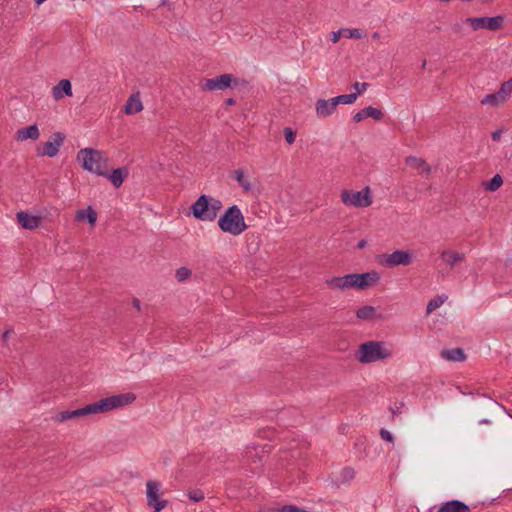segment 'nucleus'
Segmentation results:
<instances>
[{
  "label": "nucleus",
  "mask_w": 512,
  "mask_h": 512,
  "mask_svg": "<svg viewBox=\"0 0 512 512\" xmlns=\"http://www.w3.org/2000/svg\"><path fill=\"white\" fill-rule=\"evenodd\" d=\"M136 396L133 393H125L113 395L103 398L97 402L88 404L76 410H66L57 413L54 417L56 422H65L67 420L83 417L91 414L107 412L115 408H119L135 401Z\"/></svg>",
  "instance_id": "obj_1"
},
{
  "label": "nucleus",
  "mask_w": 512,
  "mask_h": 512,
  "mask_svg": "<svg viewBox=\"0 0 512 512\" xmlns=\"http://www.w3.org/2000/svg\"><path fill=\"white\" fill-rule=\"evenodd\" d=\"M380 280V275L377 271H370L365 273H351L344 276H337L326 281L327 285L332 289H350L355 288L363 290L368 287L376 285Z\"/></svg>",
  "instance_id": "obj_2"
},
{
  "label": "nucleus",
  "mask_w": 512,
  "mask_h": 512,
  "mask_svg": "<svg viewBox=\"0 0 512 512\" xmlns=\"http://www.w3.org/2000/svg\"><path fill=\"white\" fill-rule=\"evenodd\" d=\"M83 169L100 176L108 175V158L102 151L93 148L81 149L77 154Z\"/></svg>",
  "instance_id": "obj_3"
},
{
  "label": "nucleus",
  "mask_w": 512,
  "mask_h": 512,
  "mask_svg": "<svg viewBox=\"0 0 512 512\" xmlns=\"http://www.w3.org/2000/svg\"><path fill=\"white\" fill-rule=\"evenodd\" d=\"M218 226L224 233L238 236L247 228L244 216L237 205L228 207L218 219Z\"/></svg>",
  "instance_id": "obj_4"
},
{
  "label": "nucleus",
  "mask_w": 512,
  "mask_h": 512,
  "mask_svg": "<svg viewBox=\"0 0 512 512\" xmlns=\"http://www.w3.org/2000/svg\"><path fill=\"white\" fill-rule=\"evenodd\" d=\"M392 350L384 342L367 341L359 346L356 357L360 363H373L388 359Z\"/></svg>",
  "instance_id": "obj_5"
},
{
  "label": "nucleus",
  "mask_w": 512,
  "mask_h": 512,
  "mask_svg": "<svg viewBox=\"0 0 512 512\" xmlns=\"http://www.w3.org/2000/svg\"><path fill=\"white\" fill-rule=\"evenodd\" d=\"M341 200L347 206L369 207L372 204L371 190L368 186L361 191L345 189L341 192Z\"/></svg>",
  "instance_id": "obj_6"
},
{
  "label": "nucleus",
  "mask_w": 512,
  "mask_h": 512,
  "mask_svg": "<svg viewBox=\"0 0 512 512\" xmlns=\"http://www.w3.org/2000/svg\"><path fill=\"white\" fill-rule=\"evenodd\" d=\"M504 16L498 15L494 17H468L466 22L472 30L487 29L489 31H497L503 27Z\"/></svg>",
  "instance_id": "obj_7"
},
{
  "label": "nucleus",
  "mask_w": 512,
  "mask_h": 512,
  "mask_svg": "<svg viewBox=\"0 0 512 512\" xmlns=\"http://www.w3.org/2000/svg\"><path fill=\"white\" fill-rule=\"evenodd\" d=\"M146 488L147 505L152 508L154 512H160L168 504L167 500L161 499V483L158 481L149 480L146 483Z\"/></svg>",
  "instance_id": "obj_8"
},
{
  "label": "nucleus",
  "mask_w": 512,
  "mask_h": 512,
  "mask_svg": "<svg viewBox=\"0 0 512 512\" xmlns=\"http://www.w3.org/2000/svg\"><path fill=\"white\" fill-rule=\"evenodd\" d=\"M380 264L387 268H393L399 265L408 266L413 262V254L409 251L395 250L392 253L382 254Z\"/></svg>",
  "instance_id": "obj_9"
},
{
  "label": "nucleus",
  "mask_w": 512,
  "mask_h": 512,
  "mask_svg": "<svg viewBox=\"0 0 512 512\" xmlns=\"http://www.w3.org/2000/svg\"><path fill=\"white\" fill-rule=\"evenodd\" d=\"M65 138V134L62 132L53 133L50 139L47 142L43 143L42 148L37 147V156H47L50 158L55 157L58 154L60 147L63 145Z\"/></svg>",
  "instance_id": "obj_10"
},
{
  "label": "nucleus",
  "mask_w": 512,
  "mask_h": 512,
  "mask_svg": "<svg viewBox=\"0 0 512 512\" xmlns=\"http://www.w3.org/2000/svg\"><path fill=\"white\" fill-rule=\"evenodd\" d=\"M210 196L202 194L192 204L191 212L193 216L200 221H214L213 211L210 210Z\"/></svg>",
  "instance_id": "obj_11"
},
{
  "label": "nucleus",
  "mask_w": 512,
  "mask_h": 512,
  "mask_svg": "<svg viewBox=\"0 0 512 512\" xmlns=\"http://www.w3.org/2000/svg\"><path fill=\"white\" fill-rule=\"evenodd\" d=\"M234 80L231 74H222L214 78H204L199 82L202 91L225 90L232 86Z\"/></svg>",
  "instance_id": "obj_12"
},
{
  "label": "nucleus",
  "mask_w": 512,
  "mask_h": 512,
  "mask_svg": "<svg viewBox=\"0 0 512 512\" xmlns=\"http://www.w3.org/2000/svg\"><path fill=\"white\" fill-rule=\"evenodd\" d=\"M16 217L21 227L28 230L36 229L41 223L39 216L31 215L24 211L17 212Z\"/></svg>",
  "instance_id": "obj_13"
},
{
  "label": "nucleus",
  "mask_w": 512,
  "mask_h": 512,
  "mask_svg": "<svg viewBox=\"0 0 512 512\" xmlns=\"http://www.w3.org/2000/svg\"><path fill=\"white\" fill-rule=\"evenodd\" d=\"M405 162L421 175L429 176L431 173V166L422 158L408 156Z\"/></svg>",
  "instance_id": "obj_14"
},
{
  "label": "nucleus",
  "mask_w": 512,
  "mask_h": 512,
  "mask_svg": "<svg viewBox=\"0 0 512 512\" xmlns=\"http://www.w3.org/2000/svg\"><path fill=\"white\" fill-rule=\"evenodd\" d=\"M441 260L446 263L451 269L457 264L465 261V254L453 250H443L440 254Z\"/></svg>",
  "instance_id": "obj_15"
},
{
  "label": "nucleus",
  "mask_w": 512,
  "mask_h": 512,
  "mask_svg": "<svg viewBox=\"0 0 512 512\" xmlns=\"http://www.w3.org/2000/svg\"><path fill=\"white\" fill-rule=\"evenodd\" d=\"M437 512H471V509L462 501L451 500L442 503Z\"/></svg>",
  "instance_id": "obj_16"
},
{
  "label": "nucleus",
  "mask_w": 512,
  "mask_h": 512,
  "mask_svg": "<svg viewBox=\"0 0 512 512\" xmlns=\"http://www.w3.org/2000/svg\"><path fill=\"white\" fill-rule=\"evenodd\" d=\"M40 136V132L38 126L36 124L30 125L28 127L19 129L16 132L15 139L17 141H25L27 139L37 140Z\"/></svg>",
  "instance_id": "obj_17"
},
{
  "label": "nucleus",
  "mask_w": 512,
  "mask_h": 512,
  "mask_svg": "<svg viewBox=\"0 0 512 512\" xmlns=\"http://www.w3.org/2000/svg\"><path fill=\"white\" fill-rule=\"evenodd\" d=\"M367 117H372L375 120H381L383 118V112L379 108L369 106L357 112L353 118L354 121L358 123Z\"/></svg>",
  "instance_id": "obj_18"
},
{
  "label": "nucleus",
  "mask_w": 512,
  "mask_h": 512,
  "mask_svg": "<svg viewBox=\"0 0 512 512\" xmlns=\"http://www.w3.org/2000/svg\"><path fill=\"white\" fill-rule=\"evenodd\" d=\"M53 97L56 100L61 99L64 95L72 96V85L70 80L63 79L52 89Z\"/></svg>",
  "instance_id": "obj_19"
},
{
  "label": "nucleus",
  "mask_w": 512,
  "mask_h": 512,
  "mask_svg": "<svg viewBox=\"0 0 512 512\" xmlns=\"http://www.w3.org/2000/svg\"><path fill=\"white\" fill-rule=\"evenodd\" d=\"M143 109L142 102L138 95H131L124 105V112L127 115H132L140 112Z\"/></svg>",
  "instance_id": "obj_20"
},
{
  "label": "nucleus",
  "mask_w": 512,
  "mask_h": 512,
  "mask_svg": "<svg viewBox=\"0 0 512 512\" xmlns=\"http://www.w3.org/2000/svg\"><path fill=\"white\" fill-rule=\"evenodd\" d=\"M128 176V169L126 167H121L118 169H114L111 173H108L106 177L110 179L112 184L118 188L122 185L124 178Z\"/></svg>",
  "instance_id": "obj_21"
},
{
  "label": "nucleus",
  "mask_w": 512,
  "mask_h": 512,
  "mask_svg": "<svg viewBox=\"0 0 512 512\" xmlns=\"http://www.w3.org/2000/svg\"><path fill=\"white\" fill-rule=\"evenodd\" d=\"M75 218L77 221L87 220L89 224L94 225L97 221V213L91 206H88L86 209L78 210Z\"/></svg>",
  "instance_id": "obj_22"
},
{
  "label": "nucleus",
  "mask_w": 512,
  "mask_h": 512,
  "mask_svg": "<svg viewBox=\"0 0 512 512\" xmlns=\"http://www.w3.org/2000/svg\"><path fill=\"white\" fill-rule=\"evenodd\" d=\"M441 356L449 361L461 362L464 361L466 356L461 348L445 349L442 350Z\"/></svg>",
  "instance_id": "obj_23"
},
{
  "label": "nucleus",
  "mask_w": 512,
  "mask_h": 512,
  "mask_svg": "<svg viewBox=\"0 0 512 512\" xmlns=\"http://www.w3.org/2000/svg\"><path fill=\"white\" fill-rule=\"evenodd\" d=\"M232 177L238 182L239 186H241L244 191L248 192L251 190V183L245 176L243 170L238 169L233 171Z\"/></svg>",
  "instance_id": "obj_24"
},
{
  "label": "nucleus",
  "mask_w": 512,
  "mask_h": 512,
  "mask_svg": "<svg viewBox=\"0 0 512 512\" xmlns=\"http://www.w3.org/2000/svg\"><path fill=\"white\" fill-rule=\"evenodd\" d=\"M503 103H505V101H504L503 97H501L498 92L488 94L481 99L482 105H489V106L497 107Z\"/></svg>",
  "instance_id": "obj_25"
},
{
  "label": "nucleus",
  "mask_w": 512,
  "mask_h": 512,
  "mask_svg": "<svg viewBox=\"0 0 512 512\" xmlns=\"http://www.w3.org/2000/svg\"><path fill=\"white\" fill-rule=\"evenodd\" d=\"M374 315H375V308L373 306H369V305L360 307L356 312V316L359 319H363V320L372 319L374 317Z\"/></svg>",
  "instance_id": "obj_26"
},
{
  "label": "nucleus",
  "mask_w": 512,
  "mask_h": 512,
  "mask_svg": "<svg viewBox=\"0 0 512 512\" xmlns=\"http://www.w3.org/2000/svg\"><path fill=\"white\" fill-rule=\"evenodd\" d=\"M447 299V296H436L433 299H431L426 307L427 314L432 313L434 310L439 308Z\"/></svg>",
  "instance_id": "obj_27"
},
{
  "label": "nucleus",
  "mask_w": 512,
  "mask_h": 512,
  "mask_svg": "<svg viewBox=\"0 0 512 512\" xmlns=\"http://www.w3.org/2000/svg\"><path fill=\"white\" fill-rule=\"evenodd\" d=\"M503 184L501 175L496 174L489 182L484 183V188L488 191H496Z\"/></svg>",
  "instance_id": "obj_28"
},
{
  "label": "nucleus",
  "mask_w": 512,
  "mask_h": 512,
  "mask_svg": "<svg viewBox=\"0 0 512 512\" xmlns=\"http://www.w3.org/2000/svg\"><path fill=\"white\" fill-rule=\"evenodd\" d=\"M506 102L512 93V78L501 84L500 89L497 91Z\"/></svg>",
  "instance_id": "obj_29"
},
{
  "label": "nucleus",
  "mask_w": 512,
  "mask_h": 512,
  "mask_svg": "<svg viewBox=\"0 0 512 512\" xmlns=\"http://www.w3.org/2000/svg\"><path fill=\"white\" fill-rule=\"evenodd\" d=\"M338 101L335 97L330 100H322V115H330L337 107Z\"/></svg>",
  "instance_id": "obj_30"
},
{
  "label": "nucleus",
  "mask_w": 512,
  "mask_h": 512,
  "mask_svg": "<svg viewBox=\"0 0 512 512\" xmlns=\"http://www.w3.org/2000/svg\"><path fill=\"white\" fill-rule=\"evenodd\" d=\"M270 512H310L296 505H283L281 507L272 508Z\"/></svg>",
  "instance_id": "obj_31"
},
{
  "label": "nucleus",
  "mask_w": 512,
  "mask_h": 512,
  "mask_svg": "<svg viewBox=\"0 0 512 512\" xmlns=\"http://www.w3.org/2000/svg\"><path fill=\"white\" fill-rule=\"evenodd\" d=\"M468 25V22H466V18L462 19L460 21L455 22L452 25V31L458 35V36H465L466 35V29L465 26Z\"/></svg>",
  "instance_id": "obj_32"
},
{
  "label": "nucleus",
  "mask_w": 512,
  "mask_h": 512,
  "mask_svg": "<svg viewBox=\"0 0 512 512\" xmlns=\"http://www.w3.org/2000/svg\"><path fill=\"white\" fill-rule=\"evenodd\" d=\"M358 97V93H351V94H347V95H339L337 97H335V100L338 101V104L342 103V104H352L356 101Z\"/></svg>",
  "instance_id": "obj_33"
},
{
  "label": "nucleus",
  "mask_w": 512,
  "mask_h": 512,
  "mask_svg": "<svg viewBox=\"0 0 512 512\" xmlns=\"http://www.w3.org/2000/svg\"><path fill=\"white\" fill-rule=\"evenodd\" d=\"M210 210L213 211V216L216 219L219 211L222 209L223 205L219 199L210 197Z\"/></svg>",
  "instance_id": "obj_34"
},
{
  "label": "nucleus",
  "mask_w": 512,
  "mask_h": 512,
  "mask_svg": "<svg viewBox=\"0 0 512 512\" xmlns=\"http://www.w3.org/2000/svg\"><path fill=\"white\" fill-rule=\"evenodd\" d=\"M175 276L178 281H184L191 276V270L186 267H181L176 270Z\"/></svg>",
  "instance_id": "obj_35"
},
{
  "label": "nucleus",
  "mask_w": 512,
  "mask_h": 512,
  "mask_svg": "<svg viewBox=\"0 0 512 512\" xmlns=\"http://www.w3.org/2000/svg\"><path fill=\"white\" fill-rule=\"evenodd\" d=\"M283 132H284L286 142L289 145L293 144L295 142V138H296V133L293 131V129L290 127H285Z\"/></svg>",
  "instance_id": "obj_36"
},
{
  "label": "nucleus",
  "mask_w": 512,
  "mask_h": 512,
  "mask_svg": "<svg viewBox=\"0 0 512 512\" xmlns=\"http://www.w3.org/2000/svg\"><path fill=\"white\" fill-rule=\"evenodd\" d=\"M188 497L194 502H199L204 499V493L201 490H194L188 493Z\"/></svg>",
  "instance_id": "obj_37"
},
{
  "label": "nucleus",
  "mask_w": 512,
  "mask_h": 512,
  "mask_svg": "<svg viewBox=\"0 0 512 512\" xmlns=\"http://www.w3.org/2000/svg\"><path fill=\"white\" fill-rule=\"evenodd\" d=\"M346 33H348V38L359 39L362 37L360 29H346Z\"/></svg>",
  "instance_id": "obj_38"
},
{
  "label": "nucleus",
  "mask_w": 512,
  "mask_h": 512,
  "mask_svg": "<svg viewBox=\"0 0 512 512\" xmlns=\"http://www.w3.org/2000/svg\"><path fill=\"white\" fill-rule=\"evenodd\" d=\"M343 481L348 482L354 477V470L351 468H345L342 471Z\"/></svg>",
  "instance_id": "obj_39"
},
{
  "label": "nucleus",
  "mask_w": 512,
  "mask_h": 512,
  "mask_svg": "<svg viewBox=\"0 0 512 512\" xmlns=\"http://www.w3.org/2000/svg\"><path fill=\"white\" fill-rule=\"evenodd\" d=\"M353 87L356 90L355 93H358V96H359L360 94H362L369 87V84L368 83L355 82Z\"/></svg>",
  "instance_id": "obj_40"
},
{
  "label": "nucleus",
  "mask_w": 512,
  "mask_h": 512,
  "mask_svg": "<svg viewBox=\"0 0 512 512\" xmlns=\"http://www.w3.org/2000/svg\"><path fill=\"white\" fill-rule=\"evenodd\" d=\"M380 436H381V438H382L384 441H387V442H393V440H394V438H393L392 434H391L388 430H386V429H384V428H382V429L380 430Z\"/></svg>",
  "instance_id": "obj_41"
},
{
  "label": "nucleus",
  "mask_w": 512,
  "mask_h": 512,
  "mask_svg": "<svg viewBox=\"0 0 512 512\" xmlns=\"http://www.w3.org/2000/svg\"><path fill=\"white\" fill-rule=\"evenodd\" d=\"M343 33H346V29H340L338 31L333 32L332 38H331L332 42L336 43L340 39V37Z\"/></svg>",
  "instance_id": "obj_42"
},
{
  "label": "nucleus",
  "mask_w": 512,
  "mask_h": 512,
  "mask_svg": "<svg viewBox=\"0 0 512 512\" xmlns=\"http://www.w3.org/2000/svg\"><path fill=\"white\" fill-rule=\"evenodd\" d=\"M502 131L501 130H495L492 132L491 137L493 141H499L501 139Z\"/></svg>",
  "instance_id": "obj_43"
},
{
  "label": "nucleus",
  "mask_w": 512,
  "mask_h": 512,
  "mask_svg": "<svg viewBox=\"0 0 512 512\" xmlns=\"http://www.w3.org/2000/svg\"><path fill=\"white\" fill-rule=\"evenodd\" d=\"M12 332H13V330H12V329H7V330H5V331L3 332V334H2V340H3L4 344H6V342H7V340H8V337H9L10 333H12Z\"/></svg>",
  "instance_id": "obj_44"
},
{
  "label": "nucleus",
  "mask_w": 512,
  "mask_h": 512,
  "mask_svg": "<svg viewBox=\"0 0 512 512\" xmlns=\"http://www.w3.org/2000/svg\"><path fill=\"white\" fill-rule=\"evenodd\" d=\"M402 406H403V403H400L399 406H396V408H393V407L390 408V410L392 412V420H394L396 413L399 412V410Z\"/></svg>",
  "instance_id": "obj_45"
},
{
  "label": "nucleus",
  "mask_w": 512,
  "mask_h": 512,
  "mask_svg": "<svg viewBox=\"0 0 512 512\" xmlns=\"http://www.w3.org/2000/svg\"><path fill=\"white\" fill-rule=\"evenodd\" d=\"M132 304H133V306H134L137 310H140V301H139V299L134 298V299H133V301H132Z\"/></svg>",
  "instance_id": "obj_46"
},
{
  "label": "nucleus",
  "mask_w": 512,
  "mask_h": 512,
  "mask_svg": "<svg viewBox=\"0 0 512 512\" xmlns=\"http://www.w3.org/2000/svg\"><path fill=\"white\" fill-rule=\"evenodd\" d=\"M226 105L230 106V105H234L235 104V99L233 98H228L226 99L225 101Z\"/></svg>",
  "instance_id": "obj_47"
},
{
  "label": "nucleus",
  "mask_w": 512,
  "mask_h": 512,
  "mask_svg": "<svg viewBox=\"0 0 512 512\" xmlns=\"http://www.w3.org/2000/svg\"><path fill=\"white\" fill-rule=\"evenodd\" d=\"M315 109H316V112L319 114L320 113V99L317 100V102L315 103Z\"/></svg>",
  "instance_id": "obj_48"
},
{
  "label": "nucleus",
  "mask_w": 512,
  "mask_h": 512,
  "mask_svg": "<svg viewBox=\"0 0 512 512\" xmlns=\"http://www.w3.org/2000/svg\"><path fill=\"white\" fill-rule=\"evenodd\" d=\"M365 245H366V242H365L364 240H361V241L358 243V247H359V248H363V247H365Z\"/></svg>",
  "instance_id": "obj_49"
},
{
  "label": "nucleus",
  "mask_w": 512,
  "mask_h": 512,
  "mask_svg": "<svg viewBox=\"0 0 512 512\" xmlns=\"http://www.w3.org/2000/svg\"><path fill=\"white\" fill-rule=\"evenodd\" d=\"M45 1H46V0H35V2H36V4H37V5H40V4H42L43 2H45Z\"/></svg>",
  "instance_id": "obj_50"
},
{
  "label": "nucleus",
  "mask_w": 512,
  "mask_h": 512,
  "mask_svg": "<svg viewBox=\"0 0 512 512\" xmlns=\"http://www.w3.org/2000/svg\"><path fill=\"white\" fill-rule=\"evenodd\" d=\"M480 1H481V2H483V3H490V2H492L493 0H480Z\"/></svg>",
  "instance_id": "obj_51"
},
{
  "label": "nucleus",
  "mask_w": 512,
  "mask_h": 512,
  "mask_svg": "<svg viewBox=\"0 0 512 512\" xmlns=\"http://www.w3.org/2000/svg\"><path fill=\"white\" fill-rule=\"evenodd\" d=\"M373 38H378L379 37V34L377 32H375L372 36Z\"/></svg>",
  "instance_id": "obj_52"
},
{
  "label": "nucleus",
  "mask_w": 512,
  "mask_h": 512,
  "mask_svg": "<svg viewBox=\"0 0 512 512\" xmlns=\"http://www.w3.org/2000/svg\"><path fill=\"white\" fill-rule=\"evenodd\" d=\"M422 66H423V68H424V67H426V60H424V62H423V65H422Z\"/></svg>",
  "instance_id": "obj_53"
}]
</instances>
